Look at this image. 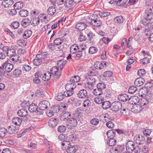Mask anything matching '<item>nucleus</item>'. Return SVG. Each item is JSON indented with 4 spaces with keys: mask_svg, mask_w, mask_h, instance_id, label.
Wrapping results in <instances>:
<instances>
[{
    "mask_svg": "<svg viewBox=\"0 0 153 153\" xmlns=\"http://www.w3.org/2000/svg\"><path fill=\"white\" fill-rule=\"evenodd\" d=\"M76 83L73 82H69L66 85L65 88L66 91L64 92L65 95L67 96H71L74 93L73 90L76 87Z\"/></svg>",
    "mask_w": 153,
    "mask_h": 153,
    "instance_id": "f257e3e1",
    "label": "nucleus"
},
{
    "mask_svg": "<svg viewBox=\"0 0 153 153\" xmlns=\"http://www.w3.org/2000/svg\"><path fill=\"white\" fill-rule=\"evenodd\" d=\"M39 110L37 111L36 114L38 115L42 114L43 113V111L50 106V104L47 101H43L39 103Z\"/></svg>",
    "mask_w": 153,
    "mask_h": 153,
    "instance_id": "f03ea898",
    "label": "nucleus"
},
{
    "mask_svg": "<svg viewBox=\"0 0 153 153\" xmlns=\"http://www.w3.org/2000/svg\"><path fill=\"white\" fill-rule=\"evenodd\" d=\"M70 142H65V143H62V146H67L66 151L68 153H74L78 150V148L76 146H72Z\"/></svg>",
    "mask_w": 153,
    "mask_h": 153,
    "instance_id": "7ed1b4c3",
    "label": "nucleus"
},
{
    "mask_svg": "<svg viewBox=\"0 0 153 153\" xmlns=\"http://www.w3.org/2000/svg\"><path fill=\"white\" fill-rule=\"evenodd\" d=\"M3 52L6 53L7 56L11 58L16 55L15 49L13 48L10 49L7 46H4L3 48Z\"/></svg>",
    "mask_w": 153,
    "mask_h": 153,
    "instance_id": "20e7f679",
    "label": "nucleus"
},
{
    "mask_svg": "<svg viewBox=\"0 0 153 153\" xmlns=\"http://www.w3.org/2000/svg\"><path fill=\"white\" fill-rule=\"evenodd\" d=\"M145 139V137L141 135H136L134 138V140L135 143L137 144L140 145H143Z\"/></svg>",
    "mask_w": 153,
    "mask_h": 153,
    "instance_id": "39448f33",
    "label": "nucleus"
},
{
    "mask_svg": "<svg viewBox=\"0 0 153 153\" xmlns=\"http://www.w3.org/2000/svg\"><path fill=\"white\" fill-rule=\"evenodd\" d=\"M67 125L69 128H72L76 127L77 124L76 119L74 118L68 119L67 120Z\"/></svg>",
    "mask_w": 153,
    "mask_h": 153,
    "instance_id": "423d86ee",
    "label": "nucleus"
},
{
    "mask_svg": "<svg viewBox=\"0 0 153 153\" xmlns=\"http://www.w3.org/2000/svg\"><path fill=\"white\" fill-rule=\"evenodd\" d=\"M59 68L57 67H54L51 69L50 73L55 78H58L61 75V73L58 71Z\"/></svg>",
    "mask_w": 153,
    "mask_h": 153,
    "instance_id": "0eeeda50",
    "label": "nucleus"
},
{
    "mask_svg": "<svg viewBox=\"0 0 153 153\" xmlns=\"http://www.w3.org/2000/svg\"><path fill=\"white\" fill-rule=\"evenodd\" d=\"M59 106L58 105H54L53 107L51 108V110H49L47 111L46 113L47 116L49 117H51L53 116L54 114V113L57 112V111H59Z\"/></svg>",
    "mask_w": 153,
    "mask_h": 153,
    "instance_id": "6e6552de",
    "label": "nucleus"
},
{
    "mask_svg": "<svg viewBox=\"0 0 153 153\" xmlns=\"http://www.w3.org/2000/svg\"><path fill=\"white\" fill-rule=\"evenodd\" d=\"M121 103L119 101H115L113 102L111 105V110L114 111H117L122 108Z\"/></svg>",
    "mask_w": 153,
    "mask_h": 153,
    "instance_id": "1a4fd4ad",
    "label": "nucleus"
},
{
    "mask_svg": "<svg viewBox=\"0 0 153 153\" xmlns=\"http://www.w3.org/2000/svg\"><path fill=\"white\" fill-rule=\"evenodd\" d=\"M134 146L135 144L134 142L132 140H129L126 143V149L128 151L131 152H133L134 149Z\"/></svg>",
    "mask_w": 153,
    "mask_h": 153,
    "instance_id": "9d476101",
    "label": "nucleus"
},
{
    "mask_svg": "<svg viewBox=\"0 0 153 153\" xmlns=\"http://www.w3.org/2000/svg\"><path fill=\"white\" fill-rule=\"evenodd\" d=\"M58 123V120L54 118H51L48 122L49 126L52 128L56 126Z\"/></svg>",
    "mask_w": 153,
    "mask_h": 153,
    "instance_id": "9b49d317",
    "label": "nucleus"
},
{
    "mask_svg": "<svg viewBox=\"0 0 153 153\" xmlns=\"http://www.w3.org/2000/svg\"><path fill=\"white\" fill-rule=\"evenodd\" d=\"M139 101L140 99L139 97L137 96H133L131 97L130 98H129L128 102L131 104L136 105L139 102Z\"/></svg>",
    "mask_w": 153,
    "mask_h": 153,
    "instance_id": "f8f14e48",
    "label": "nucleus"
},
{
    "mask_svg": "<svg viewBox=\"0 0 153 153\" xmlns=\"http://www.w3.org/2000/svg\"><path fill=\"white\" fill-rule=\"evenodd\" d=\"M86 24L82 22H79L77 23L76 25V28L79 30L81 31L85 30L86 27Z\"/></svg>",
    "mask_w": 153,
    "mask_h": 153,
    "instance_id": "ddd939ff",
    "label": "nucleus"
},
{
    "mask_svg": "<svg viewBox=\"0 0 153 153\" xmlns=\"http://www.w3.org/2000/svg\"><path fill=\"white\" fill-rule=\"evenodd\" d=\"M17 115L20 117H25L28 114V112L25 109H21L18 111Z\"/></svg>",
    "mask_w": 153,
    "mask_h": 153,
    "instance_id": "4468645a",
    "label": "nucleus"
},
{
    "mask_svg": "<svg viewBox=\"0 0 153 153\" xmlns=\"http://www.w3.org/2000/svg\"><path fill=\"white\" fill-rule=\"evenodd\" d=\"M144 82V79L141 77H140L135 80L134 84L136 86L139 87L142 85Z\"/></svg>",
    "mask_w": 153,
    "mask_h": 153,
    "instance_id": "2eb2a0df",
    "label": "nucleus"
},
{
    "mask_svg": "<svg viewBox=\"0 0 153 153\" xmlns=\"http://www.w3.org/2000/svg\"><path fill=\"white\" fill-rule=\"evenodd\" d=\"M88 95L87 91L84 89L80 90L78 93V97L79 98H84L86 97Z\"/></svg>",
    "mask_w": 153,
    "mask_h": 153,
    "instance_id": "dca6fc26",
    "label": "nucleus"
},
{
    "mask_svg": "<svg viewBox=\"0 0 153 153\" xmlns=\"http://www.w3.org/2000/svg\"><path fill=\"white\" fill-rule=\"evenodd\" d=\"M4 64L5 65V66L4 69L7 72H9L13 69V66L12 64L9 63L8 61H7L4 62Z\"/></svg>",
    "mask_w": 153,
    "mask_h": 153,
    "instance_id": "f3484780",
    "label": "nucleus"
},
{
    "mask_svg": "<svg viewBox=\"0 0 153 153\" xmlns=\"http://www.w3.org/2000/svg\"><path fill=\"white\" fill-rule=\"evenodd\" d=\"M30 24L33 26H36L38 25L40 22V19L36 17H33L30 20Z\"/></svg>",
    "mask_w": 153,
    "mask_h": 153,
    "instance_id": "a211bd4d",
    "label": "nucleus"
},
{
    "mask_svg": "<svg viewBox=\"0 0 153 153\" xmlns=\"http://www.w3.org/2000/svg\"><path fill=\"white\" fill-rule=\"evenodd\" d=\"M6 129L7 136H9V134H12L15 132L16 128L15 126H10L7 127V128Z\"/></svg>",
    "mask_w": 153,
    "mask_h": 153,
    "instance_id": "6ab92c4d",
    "label": "nucleus"
},
{
    "mask_svg": "<svg viewBox=\"0 0 153 153\" xmlns=\"http://www.w3.org/2000/svg\"><path fill=\"white\" fill-rule=\"evenodd\" d=\"M28 110L31 112H35L36 113L37 111L39 110V108H38V106L36 105L33 103L29 106Z\"/></svg>",
    "mask_w": 153,
    "mask_h": 153,
    "instance_id": "aec40b11",
    "label": "nucleus"
},
{
    "mask_svg": "<svg viewBox=\"0 0 153 153\" xmlns=\"http://www.w3.org/2000/svg\"><path fill=\"white\" fill-rule=\"evenodd\" d=\"M153 92L151 91H149L146 97V99L151 103H153Z\"/></svg>",
    "mask_w": 153,
    "mask_h": 153,
    "instance_id": "412c9836",
    "label": "nucleus"
},
{
    "mask_svg": "<svg viewBox=\"0 0 153 153\" xmlns=\"http://www.w3.org/2000/svg\"><path fill=\"white\" fill-rule=\"evenodd\" d=\"M13 4L12 0H4L2 2V5L5 7H10Z\"/></svg>",
    "mask_w": 153,
    "mask_h": 153,
    "instance_id": "4be33fe9",
    "label": "nucleus"
},
{
    "mask_svg": "<svg viewBox=\"0 0 153 153\" xmlns=\"http://www.w3.org/2000/svg\"><path fill=\"white\" fill-rule=\"evenodd\" d=\"M144 107H142L139 104H137L134 107L132 108L131 111L135 113H139L140 112Z\"/></svg>",
    "mask_w": 153,
    "mask_h": 153,
    "instance_id": "5701e85b",
    "label": "nucleus"
},
{
    "mask_svg": "<svg viewBox=\"0 0 153 153\" xmlns=\"http://www.w3.org/2000/svg\"><path fill=\"white\" fill-rule=\"evenodd\" d=\"M118 98L120 101L125 102L129 99V97L128 95L126 94H123L118 96Z\"/></svg>",
    "mask_w": 153,
    "mask_h": 153,
    "instance_id": "b1692460",
    "label": "nucleus"
},
{
    "mask_svg": "<svg viewBox=\"0 0 153 153\" xmlns=\"http://www.w3.org/2000/svg\"><path fill=\"white\" fill-rule=\"evenodd\" d=\"M71 114L68 112H66L61 116V119L62 120L64 121L67 120V121L68 119H70L71 117Z\"/></svg>",
    "mask_w": 153,
    "mask_h": 153,
    "instance_id": "393cba45",
    "label": "nucleus"
},
{
    "mask_svg": "<svg viewBox=\"0 0 153 153\" xmlns=\"http://www.w3.org/2000/svg\"><path fill=\"white\" fill-rule=\"evenodd\" d=\"M124 149V148L123 146H118L113 148V153H120L123 151Z\"/></svg>",
    "mask_w": 153,
    "mask_h": 153,
    "instance_id": "a878e982",
    "label": "nucleus"
},
{
    "mask_svg": "<svg viewBox=\"0 0 153 153\" xmlns=\"http://www.w3.org/2000/svg\"><path fill=\"white\" fill-rule=\"evenodd\" d=\"M12 122L15 125L19 126L22 123V120L18 117H14L12 119Z\"/></svg>",
    "mask_w": 153,
    "mask_h": 153,
    "instance_id": "bb28decb",
    "label": "nucleus"
},
{
    "mask_svg": "<svg viewBox=\"0 0 153 153\" xmlns=\"http://www.w3.org/2000/svg\"><path fill=\"white\" fill-rule=\"evenodd\" d=\"M91 21L90 22V24L96 27H99L101 25V22L97 19H91Z\"/></svg>",
    "mask_w": 153,
    "mask_h": 153,
    "instance_id": "cd10ccee",
    "label": "nucleus"
},
{
    "mask_svg": "<svg viewBox=\"0 0 153 153\" xmlns=\"http://www.w3.org/2000/svg\"><path fill=\"white\" fill-rule=\"evenodd\" d=\"M65 94L64 93V94H63L62 93H58L56 96L55 97L56 99L58 101H60L64 98V97H70V96H67V95H65Z\"/></svg>",
    "mask_w": 153,
    "mask_h": 153,
    "instance_id": "c85d7f7f",
    "label": "nucleus"
},
{
    "mask_svg": "<svg viewBox=\"0 0 153 153\" xmlns=\"http://www.w3.org/2000/svg\"><path fill=\"white\" fill-rule=\"evenodd\" d=\"M84 111V109L82 107H79L77 108L76 111V114L78 117H80L82 116V113Z\"/></svg>",
    "mask_w": 153,
    "mask_h": 153,
    "instance_id": "c756f323",
    "label": "nucleus"
},
{
    "mask_svg": "<svg viewBox=\"0 0 153 153\" xmlns=\"http://www.w3.org/2000/svg\"><path fill=\"white\" fill-rule=\"evenodd\" d=\"M48 53L47 52H43L41 54H38L36 55V58H39L43 61L46 58Z\"/></svg>",
    "mask_w": 153,
    "mask_h": 153,
    "instance_id": "7c9ffc66",
    "label": "nucleus"
},
{
    "mask_svg": "<svg viewBox=\"0 0 153 153\" xmlns=\"http://www.w3.org/2000/svg\"><path fill=\"white\" fill-rule=\"evenodd\" d=\"M116 131L115 130H111L108 131L106 133L107 135L109 138H113L115 136Z\"/></svg>",
    "mask_w": 153,
    "mask_h": 153,
    "instance_id": "2f4dec72",
    "label": "nucleus"
},
{
    "mask_svg": "<svg viewBox=\"0 0 153 153\" xmlns=\"http://www.w3.org/2000/svg\"><path fill=\"white\" fill-rule=\"evenodd\" d=\"M79 46L77 44H74L71 46L70 51L71 53H74L79 50Z\"/></svg>",
    "mask_w": 153,
    "mask_h": 153,
    "instance_id": "473e14b6",
    "label": "nucleus"
},
{
    "mask_svg": "<svg viewBox=\"0 0 153 153\" xmlns=\"http://www.w3.org/2000/svg\"><path fill=\"white\" fill-rule=\"evenodd\" d=\"M30 19L29 18H25L22 21V25L23 27L25 28L30 25Z\"/></svg>",
    "mask_w": 153,
    "mask_h": 153,
    "instance_id": "72a5a7b5",
    "label": "nucleus"
},
{
    "mask_svg": "<svg viewBox=\"0 0 153 153\" xmlns=\"http://www.w3.org/2000/svg\"><path fill=\"white\" fill-rule=\"evenodd\" d=\"M149 91L145 87L140 89L139 94L142 97H146Z\"/></svg>",
    "mask_w": 153,
    "mask_h": 153,
    "instance_id": "f704fd0d",
    "label": "nucleus"
},
{
    "mask_svg": "<svg viewBox=\"0 0 153 153\" xmlns=\"http://www.w3.org/2000/svg\"><path fill=\"white\" fill-rule=\"evenodd\" d=\"M56 12V9L53 6L50 7L47 10L48 14L51 16L53 15Z\"/></svg>",
    "mask_w": 153,
    "mask_h": 153,
    "instance_id": "c9c22d12",
    "label": "nucleus"
},
{
    "mask_svg": "<svg viewBox=\"0 0 153 153\" xmlns=\"http://www.w3.org/2000/svg\"><path fill=\"white\" fill-rule=\"evenodd\" d=\"M95 84L87 82L84 85L85 88L87 90H91L93 89L95 85Z\"/></svg>",
    "mask_w": 153,
    "mask_h": 153,
    "instance_id": "e433bc0d",
    "label": "nucleus"
},
{
    "mask_svg": "<svg viewBox=\"0 0 153 153\" xmlns=\"http://www.w3.org/2000/svg\"><path fill=\"white\" fill-rule=\"evenodd\" d=\"M32 32L30 30H27L24 32L23 37L24 39H27L29 38L32 35Z\"/></svg>",
    "mask_w": 153,
    "mask_h": 153,
    "instance_id": "4c0bfd02",
    "label": "nucleus"
},
{
    "mask_svg": "<svg viewBox=\"0 0 153 153\" xmlns=\"http://www.w3.org/2000/svg\"><path fill=\"white\" fill-rule=\"evenodd\" d=\"M23 6V3L22 1H18L16 2L13 5L14 8L16 10L20 9Z\"/></svg>",
    "mask_w": 153,
    "mask_h": 153,
    "instance_id": "58836bf2",
    "label": "nucleus"
},
{
    "mask_svg": "<svg viewBox=\"0 0 153 153\" xmlns=\"http://www.w3.org/2000/svg\"><path fill=\"white\" fill-rule=\"evenodd\" d=\"M51 74L50 72H46L44 74V76L42 77V80L45 81L48 80L51 77Z\"/></svg>",
    "mask_w": 153,
    "mask_h": 153,
    "instance_id": "ea45409f",
    "label": "nucleus"
},
{
    "mask_svg": "<svg viewBox=\"0 0 153 153\" xmlns=\"http://www.w3.org/2000/svg\"><path fill=\"white\" fill-rule=\"evenodd\" d=\"M150 103L146 99H141L140 101V104H139L140 106L142 107H143L144 106L146 105L148 106V105Z\"/></svg>",
    "mask_w": 153,
    "mask_h": 153,
    "instance_id": "a19ab883",
    "label": "nucleus"
},
{
    "mask_svg": "<svg viewBox=\"0 0 153 153\" xmlns=\"http://www.w3.org/2000/svg\"><path fill=\"white\" fill-rule=\"evenodd\" d=\"M111 105L110 102L108 101H104L102 104V108L105 109L110 107V106H111Z\"/></svg>",
    "mask_w": 153,
    "mask_h": 153,
    "instance_id": "79ce46f5",
    "label": "nucleus"
},
{
    "mask_svg": "<svg viewBox=\"0 0 153 153\" xmlns=\"http://www.w3.org/2000/svg\"><path fill=\"white\" fill-rule=\"evenodd\" d=\"M6 136L7 135L6 129L4 128H0V137H3Z\"/></svg>",
    "mask_w": 153,
    "mask_h": 153,
    "instance_id": "37998d69",
    "label": "nucleus"
},
{
    "mask_svg": "<svg viewBox=\"0 0 153 153\" xmlns=\"http://www.w3.org/2000/svg\"><path fill=\"white\" fill-rule=\"evenodd\" d=\"M65 6L68 7L73 6L75 4L72 0H66L65 1Z\"/></svg>",
    "mask_w": 153,
    "mask_h": 153,
    "instance_id": "c03bdc74",
    "label": "nucleus"
},
{
    "mask_svg": "<svg viewBox=\"0 0 153 153\" xmlns=\"http://www.w3.org/2000/svg\"><path fill=\"white\" fill-rule=\"evenodd\" d=\"M114 21L115 22L117 23H122L123 21V18L121 16H117L114 18Z\"/></svg>",
    "mask_w": 153,
    "mask_h": 153,
    "instance_id": "a18cd8bd",
    "label": "nucleus"
},
{
    "mask_svg": "<svg viewBox=\"0 0 153 153\" xmlns=\"http://www.w3.org/2000/svg\"><path fill=\"white\" fill-rule=\"evenodd\" d=\"M153 84L150 81L145 84V88L148 90L149 91H152Z\"/></svg>",
    "mask_w": 153,
    "mask_h": 153,
    "instance_id": "49530a36",
    "label": "nucleus"
},
{
    "mask_svg": "<svg viewBox=\"0 0 153 153\" xmlns=\"http://www.w3.org/2000/svg\"><path fill=\"white\" fill-rule=\"evenodd\" d=\"M28 12L25 9H22L19 12L20 15L22 17H25L27 16L28 15Z\"/></svg>",
    "mask_w": 153,
    "mask_h": 153,
    "instance_id": "de8ad7c7",
    "label": "nucleus"
},
{
    "mask_svg": "<svg viewBox=\"0 0 153 153\" xmlns=\"http://www.w3.org/2000/svg\"><path fill=\"white\" fill-rule=\"evenodd\" d=\"M66 61L64 59H61L58 61L57 64L58 66L60 68H63L66 63Z\"/></svg>",
    "mask_w": 153,
    "mask_h": 153,
    "instance_id": "09e8293b",
    "label": "nucleus"
},
{
    "mask_svg": "<svg viewBox=\"0 0 153 153\" xmlns=\"http://www.w3.org/2000/svg\"><path fill=\"white\" fill-rule=\"evenodd\" d=\"M80 79V78L79 76L77 75L71 78L70 81L71 82H73L76 83L79 81Z\"/></svg>",
    "mask_w": 153,
    "mask_h": 153,
    "instance_id": "8fccbe9b",
    "label": "nucleus"
},
{
    "mask_svg": "<svg viewBox=\"0 0 153 153\" xmlns=\"http://www.w3.org/2000/svg\"><path fill=\"white\" fill-rule=\"evenodd\" d=\"M94 101L97 103L100 104L102 103L104 101L103 98L102 97L98 96L95 98Z\"/></svg>",
    "mask_w": 153,
    "mask_h": 153,
    "instance_id": "3c124183",
    "label": "nucleus"
},
{
    "mask_svg": "<svg viewBox=\"0 0 153 153\" xmlns=\"http://www.w3.org/2000/svg\"><path fill=\"white\" fill-rule=\"evenodd\" d=\"M116 143V140L113 138H109V140L107 141V143L111 146L115 145Z\"/></svg>",
    "mask_w": 153,
    "mask_h": 153,
    "instance_id": "603ef678",
    "label": "nucleus"
},
{
    "mask_svg": "<svg viewBox=\"0 0 153 153\" xmlns=\"http://www.w3.org/2000/svg\"><path fill=\"white\" fill-rule=\"evenodd\" d=\"M63 42H64V39L59 38H57L55 39L54 41V44L56 45H61Z\"/></svg>",
    "mask_w": 153,
    "mask_h": 153,
    "instance_id": "864d4df0",
    "label": "nucleus"
},
{
    "mask_svg": "<svg viewBox=\"0 0 153 153\" xmlns=\"http://www.w3.org/2000/svg\"><path fill=\"white\" fill-rule=\"evenodd\" d=\"M102 93V91L101 90L98 89L97 88L94 89L93 91V93L95 95H100Z\"/></svg>",
    "mask_w": 153,
    "mask_h": 153,
    "instance_id": "5fc2aeb1",
    "label": "nucleus"
},
{
    "mask_svg": "<svg viewBox=\"0 0 153 153\" xmlns=\"http://www.w3.org/2000/svg\"><path fill=\"white\" fill-rule=\"evenodd\" d=\"M19 25V24L18 22H12L11 24V27L12 28L15 29L18 28Z\"/></svg>",
    "mask_w": 153,
    "mask_h": 153,
    "instance_id": "6e6d98bb",
    "label": "nucleus"
},
{
    "mask_svg": "<svg viewBox=\"0 0 153 153\" xmlns=\"http://www.w3.org/2000/svg\"><path fill=\"white\" fill-rule=\"evenodd\" d=\"M42 60L39 58H36L33 60V63L34 65L39 66L42 63Z\"/></svg>",
    "mask_w": 153,
    "mask_h": 153,
    "instance_id": "4d7b16f0",
    "label": "nucleus"
},
{
    "mask_svg": "<svg viewBox=\"0 0 153 153\" xmlns=\"http://www.w3.org/2000/svg\"><path fill=\"white\" fill-rule=\"evenodd\" d=\"M66 127L64 125H61L59 126L57 128L58 131L59 132L62 133L64 132L66 130Z\"/></svg>",
    "mask_w": 153,
    "mask_h": 153,
    "instance_id": "13d9d810",
    "label": "nucleus"
},
{
    "mask_svg": "<svg viewBox=\"0 0 153 153\" xmlns=\"http://www.w3.org/2000/svg\"><path fill=\"white\" fill-rule=\"evenodd\" d=\"M137 88L135 86H130L128 90L129 93L131 94L134 93L137 91Z\"/></svg>",
    "mask_w": 153,
    "mask_h": 153,
    "instance_id": "bf43d9fd",
    "label": "nucleus"
},
{
    "mask_svg": "<svg viewBox=\"0 0 153 153\" xmlns=\"http://www.w3.org/2000/svg\"><path fill=\"white\" fill-rule=\"evenodd\" d=\"M88 51L90 54H94L97 51V49L95 47H90Z\"/></svg>",
    "mask_w": 153,
    "mask_h": 153,
    "instance_id": "052dcab7",
    "label": "nucleus"
},
{
    "mask_svg": "<svg viewBox=\"0 0 153 153\" xmlns=\"http://www.w3.org/2000/svg\"><path fill=\"white\" fill-rule=\"evenodd\" d=\"M22 69L23 71H29L31 69V66L27 65H24L22 68Z\"/></svg>",
    "mask_w": 153,
    "mask_h": 153,
    "instance_id": "680f3d73",
    "label": "nucleus"
},
{
    "mask_svg": "<svg viewBox=\"0 0 153 153\" xmlns=\"http://www.w3.org/2000/svg\"><path fill=\"white\" fill-rule=\"evenodd\" d=\"M110 14L109 12L103 11L99 13V16L101 17H104L109 16Z\"/></svg>",
    "mask_w": 153,
    "mask_h": 153,
    "instance_id": "e2e57ef3",
    "label": "nucleus"
},
{
    "mask_svg": "<svg viewBox=\"0 0 153 153\" xmlns=\"http://www.w3.org/2000/svg\"><path fill=\"white\" fill-rule=\"evenodd\" d=\"M114 2H117L118 5H121L125 4L126 2V0H113Z\"/></svg>",
    "mask_w": 153,
    "mask_h": 153,
    "instance_id": "0e129e2a",
    "label": "nucleus"
},
{
    "mask_svg": "<svg viewBox=\"0 0 153 153\" xmlns=\"http://www.w3.org/2000/svg\"><path fill=\"white\" fill-rule=\"evenodd\" d=\"M96 71L94 69H91L90 70L87 74L89 76H94L96 74Z\"/></svg>",
    "mask_w": 153,
    "mask_h": 153,
    "instance_id": "69168bd1",
    "label": "nucleus"
},
{
    "mask_svg": "<svg viewBox=\"0 0 153 153\" xmlns=\"http://www.w3.org/2000/svg\"><path fill=\"white\" fill-rule=\"evenodd\" d=\"M149 62V59L147 57H145L142 59H140V62L143 64H146Z\"/></svg>",
    "mask_w": 153,
    "mask_h": 153,
    "instance_id": "338daca9",
    "label": "nucleus"
},
{
    "mask_svg": "<svg viewBox=\"0 0 153 153\" xmlns=\"http://www.w3.org/2000/svg\"><path fill=\"white\" fill-rule=\"evenodd\" d=\"M141 147L140 146L137 145L134 147L133 151L135 153H140L141 152Z\"/></svg>",
    "mask_w": 153,
    "mask_h": 153,
    "instance_id": "774afa93",
    "label": "nucleus"
}]
</instances>
